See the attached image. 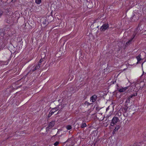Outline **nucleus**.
Segmentation results:
<instances>
[{
	"instance_id": "39448f33",
	"label": "nucleus",
	"mask_w": 146,
	"mask_h": 146,
	"mask_svg": "<svg viewBox=\"0 0 146 146\" xmlns=\"http://www.w3.org/2000/svg\"><path fill=\"white\" fill-rule=\"evenodd\" d=\"M127 88H128V87H124V88H121L118 89V91L120 92H124Z\"/></svg>"
},
{
	"instance_id": "aec40b11",
	"label": "nucleus",
	"mask_w": 146,
	"mask_h": 146,
	"mask_svg": "<svg viewBox=\"0 0 146 146\" xmlns=\"http://www.w3.org/2000/svg\"><path fill=\"white\" fill-rule=\"evenodd\" d=\"M133 96H135V95H131V96H130L129 97V98H132V97Z\"/></svg>"
},
{
	"instance_id": "6e6552de",
	"label": "nucleus",
	"mask_w": 146,
	"mask_h": 146,
	"mask_svg": "<svg viewBox=\"0 0 146 146\" xmlns=\"http://www.w3.org/2000/svg\"><path fill=\"white\" fill-rule=\"evenodd\" d=\"M41 65L40 64H38L37 65L35 66V68L33 70V71H34L37 69H38L40 67Z\"/></svg>"
},
{
	"instance_id": "4be33fe9",
	"label": "nucleus",
	"mask_w": 146,
	"mask_h": 146,
	"mask_svg": "<svg viewBox=\"0 0 146 146\" xmlns=\"http://www.w3.org/2000/svg\"><path fill=\"white\" fill-rule=\"evenodd\" d=\"M143 63L142 64V65H143Z\"/></svg>"
},
{
	"instance_id": "20e7f679",
	"label": "nucleus",
	"mask_w": 146,
	"mask_h": 146,
	"mask_svg": "<svg viewBox=\"0 0 146 146\" xmlns=\"http://www.w3.org/2000/svg\"><path fill=\"white\" fill-rule=\"evenodd\" d=\"M55 124V121H53L50 122L48 126L46 128V130H48L49 129L52 128L53 127L54 125Z\"/></svg>"
},
{
	"instance_id": "0eeeda50",
	"label": "nucleus",
	"mask_w": 146,
	"mask_h": 146,
	"mask_svg": "<svg viewBox=\"0 0 146 146\" xmlns=\"http://www.w3.org/2000/svg\"><path fill=\"white\" fill-rule=\"evenodd\" d=\"M136 35V33H134L133 35V38H132L130 40H129L128 42H127L126 43V44H130L131 43V42H132L133 41V40L134 38L135 37Z\"/></svg>"
},
{
	"instance_id": "f257e3e1",
	"label": "nucleus",
	"mask_w": 146,
	"mask_h": 146,
	"mask_svg": "<svg viewBox=\"0 0 146 146\" xmlns=\"http://www.w3.org/2000/svg\"><path fill=\"white\" fill-rule=\"evenodd\" d=\"M119 119L117 117H113L112 119L111 125L112 126H113L114 125L116 124L117 122L119 121Z\"/></svg>"
},
{
	"instance_id": "f8f14e48",
	"label": "nucleus",
	"mask_w": 146,
	"mask_h": 146,
	"mask_svg": "<svg viewBox=\"0 0 146 146\" xmlns=\"http://www.w3.org/2000/svg\"><path fill=\"white\" fill-rule=\"evenodd\" d=\"M66 128L68 130H70L72 128V127L71 126L68 125L66 126Z\"/></svg>"
},
{
	"instance_id": "a211bd4d",
	"label": "nucleus",
	"mask_w": 146,
	"mask_h": 146,
	"mask_svg": "<svg viewBox=\"0 0 146 146\" xmlns=\"http://www.w3.org/2000/svg\"><path fill=\"white\" fill-rule=\"evenodd\" d=\"M59 143V142H56L54 144V145L55 146H56L57 145H58Z\"/></svg>"
},
{
	"instance_id": "6ab92c4d",
	"label": "nucleus",
	"mask_w": 146,
	"mask_h": 146,
	"mask_svg": "<svg viewBox=\"0 0 146 146\" xmlns=\"http://www.w3.org/2000/svg\"><path fill=\"white\" fill-rule=\"evenodd\" d=\"M3 13V12L1 11H0V17L1 16Z\"/></svg>"
},
{
	"instance_id": "7ed1b4c3",
	"label": "nucleus",
	"mask_w": 146,
	"mask_h": 146,
	"mask_svg": "<svg viewBox=\"0 0 146 146\" xmlns=\"http://www.w3.org/2000/svg\"><path fill=\"white\" fill-rule=\"evenodd\" d=\"M97 98V96L96 95H94L91 97L90 99V102H91V104H92L96 101Z\"/></svg>"
},
{
	"instance_id": "9d476101",
	"label": "nucleus",
	"mask_w": 146,
	"mask_h": 146,
	"mask_svg": "<svg viewBox=\"0 0 146 146\" xmlns=\"http://www.w3.org/2000/svg\"><path fill=\"white\" fill-rule=\"evenodd\" d=\"M120 128V126L119 125H117V126L115 129H114V131H117L118 129H119V128Z\"/></svg>"
},
{
	"instance_id": "423d86ee",
	"label": "nucleus",
	"mask_w": 146,
	"mask_h": 146,
	"mask_svg": "<svg viewBox=\"0 0 146 146\" xmlns=\"http://www.w3.org/2000/svg\"><path fill=\"white\" fill-rule=\"evenodd\" d=\"M60 107H61V106L59 105L58 107L52 109L51 110L52 111V113H54L55 112L58 110L60 108Z\"/></svg>"
},
{
	"instance_id": "dca6fc26",
	"label": "nucleus",
	"mask_w": 146,
	"mask_h": 146,
	"mask_svg": "<svg viewBox=\"0 0 146 146\" xmlns=\"http://www.w3.org/2000/svg\"><path fill=\"white\" fill-rule=\"evenodd\" d=\"M139 144L137 142H135L133 146H136L137 145H139Z\"/></svg>"
},
{
	"instance_id": "9b49d317",
	"label": "nucleus",
	"mask_w": 146,
	"mask_h": 146,
	"mask_svg": "<svg viewBox=\"0 0 146 146\" xmlns=\"http://www.w3.org/2000/svg\"><path fill=\"white\" fill-rule=\"evenodd\" d=\"M35 2L37 4H39L41 2V0H35Z\"/></svg>"
},
{
	"instance_id": "f3484780",
	"label": "nucleus",
	"mask_w": 146,
	"mask_h": 146,
	"mask_svg": "<svg viewBox=\"0 0 146 146\" xmlns=\"http://www.w3.org/2000/svg\"><path fill=\"white\" fill-rule=\"evenodd\" d=\"M42 61H43V59H42V58L41 59H40V60L38 64H40V65H41L42 62Z\"/></svg>"
},
{
	"instance_id": "2eb2a0df",
	"label": "nucleus",
	"mask_w": 146,
	"mask_h": 146,
	"mask_svg": "<svg viewBox=\"0 0 146 146\" xmlns=\"http://www.w3.org/2000/svg\"><path fill=\"white\" fill-rule=\"evenodd\" d=\"M85 105H86L87 106H89L91 104V103H89L88 102H87L86 101L85 102Z\"/></svg>"
},
{
	"instance_id": "1a4fd4ad",
	"label": "nucleus",
	"mask_w": 146,
	"mask_h": 146,
	"mask_svg": "<svg viewBox=\"0 0 146 146\" xmlns=\"http://www.w3.org/2000/svg\"><path fill=\"white\" fill-rule=\"evenodd\" d=\"M141 56L139 55L136 57L137 59V64H138V62L141 60V58L140 57Z\"/></svg>"
},
{
	"instance_id": "ddd939ff",
	"label": "nucleus",
	"mask_w": 146,
	"mask_h": 146,
	"mask_svg": "<svg viewBox=\"0 0 146 146\" xmlns=\"http://www.w3.org/2000/svg\"><path fill=\"white\" fill-rule=\"evenodd\" d=\"M86 123H83L81 126V127L82 128H84V127H86Z\"/></svg>"
},
{
	"instance_id": "412c9836",
	"label": "nucleus",
	"mask_w": 146,
	"mask_h": 146,
	"mask_svg": "<svg viewBox=\"0 0 146 146\" xmlns=\"http://www.w3.org/2000/svg\"><path fill=\"white\" fill-rule=\"evenodd\" d=\"M115 131H114H114H113V134H114V133H115Z\"/></svg>"
},
{
	"instance_id": "f03ea898",
	"label": "nucleus",
	"mask_w": 146,
	"mask_h": 146,
	"mask_svg": "<svg viewBox=\"0 0 146 146\" xmlns=\"http://www.w3.org/2000/svg\"><path fill=\"white\" fill-rule=\"evenodd\" d=\"M108 27V24H105L101 27L100 30L102 31H104Z\"/></svg>"
},
{
	"instance_id": "4468645a",
	"label": "nucleus",
	"mask_w": 146,
	"mask_h": 146,
	"mask_svg": "<svg viewBox=\"0 0 146 146\" xmlns=\"http://www.w3.org/2000/svg\"><path fill=\"white\" fill-rule=\"evenodd\" d=\"M53 113H52V111H51L48 115V117H50Z\"/></svg>"
}]
</instances>
